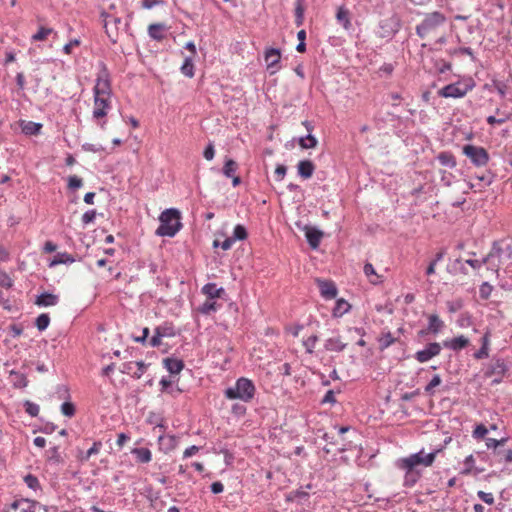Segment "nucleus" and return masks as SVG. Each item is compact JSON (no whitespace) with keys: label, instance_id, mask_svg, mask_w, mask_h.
Masks as SVG:
<instances>
[{"label":"nucleus","instance_id":"obj_1","mask_svg":"<svg viewBox=\"0 0 512 512\" xmlns=\"http://www.w3.org/2000/svg\"><path fill=\"white\" fill-rule=\"evenodd\" d=\"M93 120L102 128L106 125V116L112 108L111 76L105 64H100V69L93 87Z\"/></svg>","mask_w":512,"mask_h":512},{"label":"nucleus","instance_id":"obj_2","mask_svg":"<svg viewBox=\"0 0 512 512\" xmlns=\"http://www.w3.org/2000/svg\"><path fill=\"white\" fill-rule=\"evenodd\" d=\"M446 21V16L439 11L427 13L422 22L417 25L416 33L423 39L436 38V42L443 43L445 37L440 32L445 26Z\"/></svg>","mask_w":512,"mask_h":512},{"label":"nucleus","instance_id":"obj_3","mask_svg":"<svg viewBox=\"0 0 512 512\" xmlns=\"http://www.w3.org/2000/svg\"><path fill=\"white\" fill-rule=\"evenodd\" d=\"M440 451L441 449H437L434 452L425 454L424 450H421L418 453L411 454L406 458H402L399 461V467L406 470V480L411 479L412 483H415L419 477V474L414 472L415 467L418 465H422L424 467L431 466Z\"/></svg>","mask_w":512,"mask_h":512},{"label":"nucleus","instance_id":"obj_4","mask_svg":"<svg viewBox=\"0 0 512 512\" xmlns=\"http://www.w3.org/2000/svg\"><path fill=\"white\" fill-rule=\"evenodd\" d=\"M180 219L181 215L179 210L175 208L164 210L159 216L160 225L156 229V235L167 237L175 236L182 227Z\"/></svg>","mask_w":512,"mask_h":512},{"label":"nucleus","instance_id":"obj_5","mask_svg":"<svg viewBox=\"0 0 512 512\" xmlns=\"http://www.w3.org/2000/svg\"><path fill=\"white\" fill-rule=\"evenodd\" d=\"M256 388L254 383L245 377L239 378L233 387L225 390L224 395L229 400L239 399L243 402H250L255 395Z\"/></svg>","mask_w":512,"mask_h":512},{"label":"nucleus","instance_id":"obj_6","mask_svg":"<svg viewBox=\"0 0 512 512\" xmlns=\"http://www.w3.org/2000/svg\"><path fill=\"white\" fill-rule=\"evenodd\" d=\"M512 259V244L503 241L494 242L488 255L483 258V262H490L499 267L505 260Z\"/></svg>","mask_w":512,"mask_h":512},{"label":"nucleus","instance_id":"obj_7","mask_svg":"<svg viewBox=\"0 0 512 512\" xmlns=\"http://www.w3.org/2000/svg\"><path fill=\"white\" fill-rule=\"evenodd\" d=\"M474 86V80L472 78H467L444 86L439 90L438 94L445 98H461L470 92Z\"/></svg>","mask_w":512,"mask_h":512},{"label":"nucleus","instance_id":"obj_8","mask_svg":"<svg viewBox=\"0 0 512 512\" xmlns=\"http://www.w3.org/2000/svg\"><path fill=\"white\" fill-rule=\"evenodd\" d=\"M463 154L478 167L485 166L489 161V154L483 147L474 146L471 144L465 145L463 147Z\"/></svg>","mask_w":512,"mask_h":512},{"label":"nucleus","instance_id":"obj_9","mask_svg":"<svg viewBox=\"0 0 512 512\" xmlns=\"http://www.w3.org/2000/svg\"><path fill=\"white\" fill-rule=\"evenodd\" d=\"M441 345L437 342L429 343L423 350L415 353V359L420 363H425L438 356L441 352Z\"/></svg>","mask_w":512,"mask_h":512},{"label":"nucleus","instance_id":"obj_10","mask_svg":"<svg viewBox=\"0 0 512 512\" xmlns=\"http://www.w3.org/2000/svg\"><path fill=\"white\" fill-rule=\"evenodd\" d=\"M470 344V340L464 336L459 335L452 339H446L443 341V346L452 351L458 352L464 348H466Z\"/></svg>","mask_w":512,"mask_h":512},{"label":"nucleus","instance_id":"obj_11","mask_svg":"<svg viewBox=\"0 0 512 512\" xmlns=\"http://www.w3.org/2000/svg\"><path fill=\"white\" fill-rule=\"evenodd\" d=\"M264 59L267 65V69L271 70V74L275 73L277 71V68H274L280 62L281 59L280 50L275 48L266 49L264 53Z\"/></svg>","mask_w":512,"mask_h":512},{"label":"nucleus","instance_id":"obj_12","mask_svg":"<svg viewBox=\"0 0 512 512\" xmlns=\"http://www.w3.org/2000/svg\"><path fill=\"white\" fill-rule=\"evenodd\" d=\"M428 320V328L426 331H420L421 335H424L426 333L438 334L443 329L444 322L440 319V317L437 314L429 315Z\"/></svg>","mask_w":512,"mask_h":512},{"label":"nucleus","instance_id":"obj_13","mask_svg":"<svg viewBox=\"0 0 512 512\" xmlns=\"http://www.w3.org/2000/svg\"><path fill=\"white\" fill-rule=\"evenodd\" d=\"M321 295L326 299H333L337 295V289L333 282L317 280Z\"/></svg>","mask_w":512,"mask_h":512},{"label":"nucleus","instance_id":"obj_14","mask_svg":"<svg viewBox=\"0 0 512 512\" xmlns=\"http://www.w3.org/2000/svg\"><path fill=\"white\" fill-rule=\"evenodd\" d=\"M304 230L309 245L312 248L316 249L320 244V241L323 237V233L315 228L308 226H306Z\"/></svg>","mask_w":512,"mask_h":512},{"label":"nucleus","instance_id":"obj_15","mask_svg":"<svg viewBox=\"0 0 512 512\" xmlns=\"http://www.w3.org/2000/svg\"><path fill=\"white\" fill-rule=\"evenodd\" d=\"M102 448V443L100 441H96L93 443L92 447L89 448L86 452L82 450H78L76 458L79 462H87L91 456L96 455L100 452Z\"/></svg>","mask_w":512,"mask_h":512},{"label":"nucleus","instance_id":"obj_16","mask_svg":"<svg viewBox=\"0 0 512 512\" xmlns=\"http://www.w3.org/2000/svg\"><path fill=\"white\" fill-rule=\"evenodd\" d=\"M10 510L12 512H34V502L28 499H18L10 505Z\"/></svg>","mask_w":512,"mask_h":512},{"label":"nucleus","instance_id":"obj_17","mask_svg":"<svg viewBox=\"0 0 512 512\" xmlns=\"http://www.w3.org/2000/svg\"><path fill=\"white\" fill-rule=\"evenodd\" d=\"M201 292L207 298L216 299L221 298L225 290L222 287L218 288L215 283H207L202 287Z\"/></svg>","mask_w":512,"mask_h":512},{"label":"nucleus","instance_id":"obj_18","mask_svg":"<svg viewBox=\"0 0 512 512\" xmlns=\"http://www.w3.org/2000/svg\"><path fill=\"white\" fill-rule=\"evenodd\" d=\"M163 365L171 374H179L184 368L183 361L177 358H165Z\"/></svg>","mask_w":512,"mask_h":512},{"label":"nucleus","instance_id":"obj_19","mask_svg":"<svg viewBox=\"0 0 512 512\" xmlns=\"http://www.w3.org/2000/svg\"><path fill=\"white\" fill-rule=\"evenodd\" d=\"M297 168H298V174L302 178L308 179V178L312 177L314 170H315V165L310 160H302L298 163Z\"/></svg>","mask_w":512,"mask_h":512},{"label":"nucleus","instance_id":"obj_20","mask_svg":"<svg viewBox=\"0 0 512 512\" xmlns=\"http://www.w3.org/2000/svg\"><path fill=\"white\" fill-rule=\"evenodd\" d=\"M59 301L58 295L52 293H43L39 295L35 301L38 306L48 307L55 306Z\"/></svg>","mask_w":512,"mask_h":512},{"label":"nucleus","instance_id":"obj_21","mask_svg":"<svg viewBox=\"0 0 512 512\" xmlns=\"http://www.w3.org/2000/svg\"><path fill=\"white\" fill-rule=\"evenodd\" d=\"M20 127L26 135H38L42 129V124L33 121H21Z\"/></svg>","mask_w":512,"mask_h":512},{"label":"nucleus","instance_id":"obj_22","mask_svg":"<svg viewBox=\"0 0 512 512\" xmlns=\"http://www.w3.org/2000/svg\"><path fill=\"white\" fill-rule=\"evenodd\" d=\"M346 344L342 342L340 337H331L325 341V348L332 352H341L345 349Z\"/></svg>","mask_w":512,"mask_h":512},{"label":"nucleus","instance_id":"obj_23","mask_svg":"<svg viewBox=\"0 0 512 512\" xmlns=\"http://www.w3.org/2000/svg\"><path fill=\"white\" fill-rule=\"evenodd\" d=\"M132 454L140 463H149L152 460V453L148 448H134Z\"/></svg>","mask_w":512,"mask_h":512},{"label":"nucleus","instance_id":"obj_24","mask_svg":"<svg viewBox=\"0 0 512 512\" xmlns=\"http://www.w3.org/2000/svg\"><path fill=\"white\" fill-rule=\"evenodd\" d=\"M164 29L165 26L161 23L151 24L148 27V34L152 39L160 41L164 38Z\"/></svg>","mask_w":512,"mask_h":512},{"label":"nucleus","instance_id":"obj_25","mask_svg":"<svg viewBox=\"0 0 512 512\" xmlns=\"http://www.w3.org/2000/svg\"><path fill=\"white\" fill-rule=\"evenodd\" d=\"M11 382L15 388H25L28 384L27 377L20 372L11 371Z\"/></svg>","mask_w":512,"mask_h":512},{"label":"nucleus","instance_id":"obj_26","mask_svg":"<svg viewBox=\"0 0 512 512\" xmlns=\"http://www.w3.org/2000/svg\"><path fill=\"white\" fill-rule=\"evenodd\" d=\"M438 161L441 165L453 168L456 166V160L452 153L450 152H441L437 156Z\"/></svg>","mask_w":512,"mask_h":512},{"label":"nucleus","instance_id":"obj_27","mask_svg":"<svg viewBox=\"0 0 512 512\" xmlns=\"http://www.w3.org/2000/svg\"><path fill=\"white\" fill-rule=\"evenodd\" d=\"M218 308L219 305L216 303L215 299L207 298L198 308V311L202 314H210L211 312L216 311Z\"/></svg>","mask_w":512,"mask_h":512},{"label":"nucleus","instance_id":"obj_28","mask_svg":"<svg viewBox=\"0 0 512 512\" xmlns=\"http://www.w3.org/2000/svg\"><path fill=\"white\" fill-rule=\"evenodd\" d=\"M364 274L369 278L372 284H378L380 280V276L376 273L373 265L371 263H366L364 265Z\"/></svg>","mask_w":512,"mask_h":512},{"label":"nucleus","instance_id":"obj_29","mask_svg":"<svg viewBox=\"0 0 512 512\" xmlns=\"http://www.w3.org/2000/svg\"><path fill=\"white\" fill-rule=\"evenodd\" d=\"M238 169V164L233 159H227L223 166V174L228 177H233Z\"/></svg>","mask_w":512,"mask_h":512},{"label":"nucleus","instance_id":"obj_30","mask_svg":"<svg viewBox=\"0 0 512 512\" xmlns=\"http://www.w3.org/2000/svg\"><path fill=\"white\" fill-rule=\"evenodd\" d=\"M317 144H318L317 139L314 136H312L311 134H308L306 137H301L299 139V145L303 149L315 148L317 146Z\"/></svg>","mask_w":512,"mask_h":512},{"label":"nucleus","instance_id":"obj_31","mask_svg":"<svg viewBox=\"0 0 512 512\" xmlns=\"http://www.w3.org/2000/svg\"><path fill=\"white\" fill-rule=\"evenodd\" d=\"M336 18L338 22L341 23L345 28L349 27V11L346 8L340 7L337 11Z\"/></svg>","mask_w":512,"mask_h":512},{"label":"nucleus","instance_id":"obj_32","mask_svg":"<svg viewBox=\"0 0 512 512\" xmlns=\"http://www.w3.org/2000/svg\"><path fill=\"white\" fill-rule=\"evenodd\" d=\"M159 443L162 446H165L166 450H172L175 448L177 440L173 435H166L159 437Z\"/></svg>","mask_w":512,"mask_h":512},{"label":"nucleus","instance_id":"obj_33","mask_svg":"<svg viewBox=\"0 0 512 512\" xmlns=\"http://www.w3.org/2000/svg\"><path fill=\"white\" fill-rule=\"evenodd\" d=\"M72 262H74V258L70 254L59 253L54 257V259L50 263V266H55V265L64 264V263H72Z\"/></svg>","mask_w":512,"mask_h":512},{"label":"nucleus","instance_id":"obj_34","mask_svg":"<svg viewBox=\"0 0 512 512\" xmlns=\"http://www.w3.org/2000/svg\"><path fill=\"white\" fill-rule=\"evenodd\" d=\"M49 324H50V317L46 313L40 314L36 318L35 325L39 331H44L49 326Z\"/></svg>","mask_w":512,"mask_h":512},{"label":"nucleus","instance_id":"obj_35","mask_svg":"<svg viewBox=\"0 0 512 512\" xmlns=\"http://www.w3.org/2000/svg\"><path fill=\"white\" fill-rule=\"evenodd\" d=\"M181 72L187 77L194 76V65L192 62V57H187L181 66Z\"/></svg>","mask_w":512,"mask_h":512},{"label":"nucleus","instance_id":"obj_36","mask_svg":"<svg viewBox=\"0 0 512 512\" xmlns=\"http://www.w3.org/2000/svg\"><path fill=\"white\" fill-rule=\"evenodd\" d=\"M53 33V29L46 28V27H40L37 33H35L32 36L33 41H44L47 39V37Z\"/></svg>","mask_w":512,"mask_h":512},{"label":"nucleus","instance_id":"obj_37","mask_svg":"<svg viewBox=\"0 0 512 512\" xmlns=\"http://www.w3.org/2000/svg\"><path fill=\"white\" fill-rule=\"evenodd\" d=\"M317 342H318V336L311 335L303 340V346L305 347V349L308 353H312L316 347Z\"/></svg>","mask_w":512,"mask_h":512},{"label":"nucleus","instance_id":"obj_38","mask_svg":"<svg viewBox=\"0 0 512 512\" xmlns=\"http://www.w3.org/2000/svg\"><path fill=\"white\" fill-rule=\"evenodd\" d=\"M442 383V379L440 377V375H435L431 381L427 384V386L425 387V392L429 395H433L434 394V389L439 386L440 384Z\"/></svg>","mask_w":512,"mask_h":512},{"label":"nucleus","instance_id":"obj_39","mask_svg":"<svg viewBox=\"0 0 512 512\" xmlns=\"http://www.w3.org/2000/svg\"><path fill=\"white\" fill-rule=\"evenodd\" d=\"M76 409L73 403L71 402H64L61 405V413L66 417H73L75 415Z\"/></svg>","mask_w":512,"mask_h":512},{"label":"nucleus","instance_id":"obj_40","mask_svg":"<svg viewBox=\"0 0 512 512\" xmlns=\"http://www.w3.org/2000/svg\"><path fill=\"white\" fill-rule=\"evenodd\" d=\"M488 433V429L486 428V426L484 424H478L476 425L475 429L473 430V437L475 439H484L485 436L487 435Z\"/></svg>","mask_w":512,"mask_h":512},{"label":"nucleus","instance_id":"obj_41","mask_svg":"<svg viewBox=\"0 0 512 512\" xmlns=\"http://www.w3.org/2000/svg\"><path fill=\"white\" fill-rule=\"evenodd\" d=\"M247 238V231L243 225H236L233 232L234 240H245Z\"/></svg>","mask_w":512,"mask_h":512},{"label":"nucleus","instance_id":"obj_42","mask_svg":"<svg viewBox=\"0 0 512 512\" xmlns=\"http://www.w3.org/2000/svg\"><path fill=\"white\" fill-rule=\"evenodd\" d=\"M25 411L32 417H36L38 414H39V411H40V407L39 405L33 403V402H30V401H26L25 404Z\"/></svg>","mask_w":512,"mask_h":512},{"label":"nucleus","instance_id":"obj_43","mask_svg":"<svg viewBox=\"0 0 512 512\" xmlns=\"http://www.w3.org/2000/svg\"><path fill=\"white\" fill-rule=\"evenodd\" d=\"M0 286L6 289L13 286L12 278L4 271H0Z\"/></svg>","mask_w":512,"mask_h":512},{"label":"nucleus","instance_id":"obj_44","mask_svg":"<svg viewBox=\"0 0 512 512\" xmlns=\"http://www.w3.org/2000/svg\"><path fill=\"white\" fill-rule=\"evenodd\" d=\"M492 292V286L488 282H484L479 289L480 297L488 299Z\"/></svg>","mask_w":512,"mask_h":512},{"label":"nucleus","instance_id":"obj_45","mask_svg":"<svg viewBox=\"0 0 512 512\" xmlns=\"http://www.w3.org/2000/svg\"><path fill=\"white\" fill-rule=\"evenodd\" d=\"M24 481L25 483L27 484V486L31 489H37L39 487V480L37 479V477L31 475V474H28L24 477Z\"/></svg>","mask_w":512,"mask_h":512},{"label":"nucleus","instance_id":"obj_46","mask_svg":"<svg viewBox=\"0 0 512 512\" xmlns=\"http://www.w3.org/2000/svg\"><path fill=\"white\" fill-rule=\"evenodd\" d=\"M477 496L486 504L492 505L494 504V496L492 493H487L484 491H478Z\"/></svg>","mask_w":512,"mask_h":512},{"label":"nucleus","instance_id":"obj_47","mask_svg":"<svg viewBox=\"0 0 512 512\" xmlns=\"http://www.w3.org/2000/svg\"><path fill=\"white\" fill-rule=\"evenodd\" d=\"M82 179L77 176H70L68 179V187L71 189H78L82 186Z\"/></svg>","mask_w":512,"mask_h":512},{"label":"nucleus","instance_id":"obj_48","mask_svg":"<svg viewBox=\"0 0 512 512\" xmlns=\"http://www.w3.org/2000/svg\"><path fill=\"white\" fill-rule=\"evenodd\" d=\"M96 218V211L95 210H89L86 211L82 216V222L87 225L91 222H93Z\"/></svg>","mask_w":512,"mask_h":512},{"label":"nucleus","instance_id":"obj_49","mask_svg":"<svg viewBox=\"0 0 512 512\" xmlns=\"http://www.w3.org/2000/svg\"><path fill=\"white\" fill-rule=\"evenodd\" d=\"M286 167L284 165H278L274 171L275 178L277 181H282L286 175Z\"/></svg>","mask_w":512,"mask_h":512},{"label":"nucleus","instance_id":"obj_50","mask_svg":"<svg viewBox=\"0 0 512 512\" xmlns=\"http://www.w3.org/2000/svg\"><path fill=\"white\" fill-rule=\"evenodd\" d=\"M507 119H508V116H506V115H503V117H500V118H496L495 116H488L487 123L490 125H494V124L501 125V124L505 123L507 121Z\"/></svg>","mask_w":512,"mask_h":512},{"label":"nucleus","instance_id":"obj_51","mask_svg":"<svg viewBox=\"0 0 512 512\" xmlns=\"http://www.w3.org/2000/svg\"><path fill=\"white\" fill-rule=\"evenodd\" d=\"M506 439L496 440L494 438H487L486 439V446L488 448H497L499 445H503L505 443Z\"/></svg>","mask_w":512,"mask_h":512},{"label":"nucleus","instance_id":"obj_52","mask_svg":"<svg viewBox=\"0 0 512 512\" xmlns=\"http://www.w3.org/2000/svg\"><path fill=\"white\" fill-rule=\"evenodd\" d=\"M473 356L477 360L488 358L489 357V349H487V347H481L477 352L474 353Z\"/></svg>","mask_w":512,"mask_h":512},{"label":"nucleus","instance_id":"obj_53","mask_svg":"<svg viewBox=\"0 0 512 512\" xmlns=\"http://www.w3.org/2000/svg\"><path fill=\"white\" fill-rule=\"evenodd\" d=\"M48 453L50 454L48 456L49 460H54L56 463H59L61 461V457L58 451V447H53L48 450Z\"/></svg>","mask_w":512,"mask_h":512},{"label":"nucleus","instance_id":"obj_54","mask_svg":"<svg viewBox=\"0 0 512 512\" xmlns=\"http://www.w3.org/2000/svg\"><path fill=\"white\" fill-rule=\"evenodd\" d=\"M380 341H381V345L384 348H387L395 342V338L391 335V333H387L386 335H384L382 337V339Z\"/></svg>","mask_w":512,"mask_h":512},{"label":"nucleus","instance_id":"obj_55","mask_svg":"<svg viewBox=\"0 0 512 512\" xmlns=\"http://www.w3.org/2000/svg\"><path fill=\"white\" fill-rule=\"evenodd\" d=\"M215 150L213 144H209L203 153V156L206 160L211 161L214 158Z\"/></svg>","mask_w":512,"mask_h":512},{"label":"nucleus","instance_id":"obj_56","mask_svg":"<svg viewBox=\"0 0 512 512\" xmlns=\"http://www.w3.org/2000/svg\"><path fill=\"white\" fill-rule=\"evenodd\" d=\"M200 450V447L196 446V445H192L190 447H188L187 449H185V451L183 452V458H189L195 454H197Z\"/></svg>","mask_w":512,"mask_h":512},{"label":"nucleus","instance_id":"obj_57","mask_svg":"<svg viewBox=\"0 0 512 512\" xmlns=\"http://www.w3.org/2000/svg\"><path fill=\"white\" fill-rule=\"evenodd\" d=\"M336 402V399H335V394L332 390H328L324 396V398L322 399V403H335Z\"/></svg>","mask_w":512,"mask_h":512},{"label":"nucleus","instance_id":"obj_58","mask_svg":"<svg viewBox=\"0 0 512 512\" xmlns=\"http://www.w3.org/2000/svg\"><path fill=\"white\" fill-rule=\"evenodd\" d=\"M466 263L474 269H479L483 264H486L487 262H483V259H468L466 260Z\"/></svg>","mask_w":512,"mask_h":512},{"label":"nucleus","instance_id":"obj_59","mask_svg":"<svg viewBox=\"0 0 512 512\" xmlns=\"http://www.w3.org/2000/svg\"><path fill=\"white\" fill-rule=\"evenodd\" d=\"M490 338H491V332L490 330H487L484 335L481 338V347H487L489 349L490 346Z\"/></svg>","mask_w":512,"mask_h":512},{"label":"nucleus","instance_id":"obj_60","mask_svg":"<svg viewBox=\"0 0 512 512\" xmlns=\"http://www.w3.org/2000/svg\"><path fill=\"white\" fill-rule=\"evenodd\" d=\"M223 490H224V486L221 482L216 481L211 484V491L214 494H219V493L223 492Z\"/></svg>","mask_w":512,"mask_h":512},{"label":"nucleus","instance_id":"obj_61","mask_svg":"<svg viewBox=\"0 0 512 512\" xmlns=\"http://www.w3.org/2000/svg\"><path fill=\"white\" fill-rule=\"evenodd\" d=\"M80 44L79 40H72L70 41L68 44H66L64 47H63V51L65 54H71L72 52V48L74 46H78Z\"/></svg>","mask_w":512,"mask_h":512},{"label":"nucleus","instance_id":"obj_62","mask_svg":"<svg viewBox=\"0 0 512 512\" xmlns=\"http://www.w3.org/2000/svg\"><path fill=\"white\" fill-rule=\"evenodd\" d=\"M16 83L19 89L24 90L25 88V77L23 73H18L16 75Z\"/></svg>","mask_w":512,"mask_h":512},{"label":"nucleus","instance_id":"obj_63","mask_svg":"<svg viewBox=\"0 0 512 512\" xmlns=\"http://www.w3.org/2000/svg\"><path fill=\"white\" fill-rule=\"evenodd\" d=\"M160 3H161V1H159V0H143L142 7L145 9H151L152 7H154L155 5H158Z\"/></svg>","mask_w":512,"mask_h":512},{"label":"nucleus","instance_id":"obj_64","mask_svg":"<svg viewBox=\"0 0 512 512\" xmlns=\"http://www.w3.org/2000/svg\"><path fill=\"white\" fill-rule=\"evenodd\" d=\"M56 249H57V246L51 241H47L44 245V251L47 253H52V252L56 251Z\"/></svg>","mask_w":512,"mask_h":512}]
</instances>
